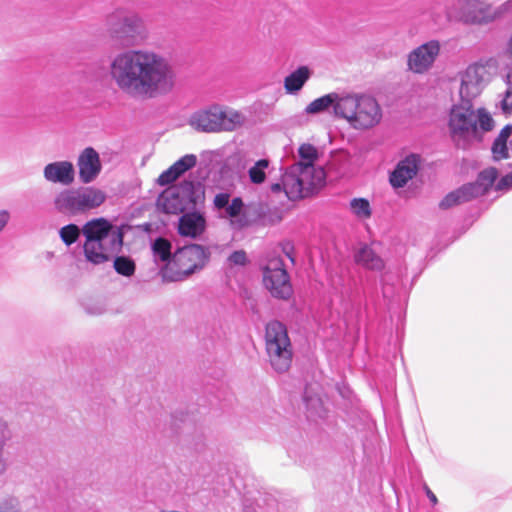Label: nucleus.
<instances>
[{"label":"nucleus","mask_w":512,"mask_h":512,"mask_svg":"<svg viewBox=\"0 0 512 512\" xmlns=\"http://www.w3.org/2000/svg\"><path fill=\"white\" fill-rule=\"evenodd\" d=\"M108 75L120 92L132 98L165 97L177 85L174 65L152 49H128L115 54L110 59Z\"/></svg>","instance_id":"f257e3e1"},{"label":"nucleus","mask_w":512,"mask_h":512,"mask_svg":"<svg viewBox=\"0 0 512 512\" xmlns=\"http://www.w3.org/2000/svg\"><path fill=\"white\" fill-rule=\"evenodd\" d=\"M81 234L84 237V258L92 265H102L111 261L123 247L122 230L104 217L93 218L81 228L71 223L59 230V237L66 246L74 244Z\"/></svg>","instance_id":"f03ea898"},{"label":"nucleus","mask_w":512,"mask_h":512,"mask_svg":"<svg viewBox=\"0 0 512 512\" xmlns=\"http://www.w3.org/2000/svg\"><path fill=\"white\" fill-rule=\"evenodd\" d=\"M336 117L345 119L353 129L368 130L381 122L382 108L370 94L347 93L342 94Z\"/></svg>","instance_id":"7ed1b4c3"},{"label":"nucleus","mask_w":512,"mask_h":512,"mask_svg":"<svg viewBox=\"0 0 512 512\" xmlns=\"http://www.w3.org/2000/svg\"><path fill=\"white\" fill-rule=\"evenodd\" d=\"M325 180V172L314 165L302 166L294 163L282 175L281 183L271 185V191H283L289 200L295 201L307 197L320 188Z\"/></svg>","instance_id":"20e7f679"},{"label":"nucleus","mask_w":512,"mask_h":512,"mask_svg":"<svg viewBox=\"0 0 512 512\" xmlns=\"http://www.w3.org/2000/svg\"><path fill=\"white\" fill-rule=\"evenodd\" d=\"M246 118L243 113L231 107L212 104L194 112L189 118L192 128L200 132H231L241 127Z\"/></svg>","instance_id":"39448f33"},{"label":"nucleus","mask_w":512,"mask_h":512,"mask_svg":"<svg viewBox=\"0 0 512 512\" xmlns=\"http://www.w3.org/2000/svg\"><path fill=\"white\" fill-rule=\"evenodd\" d=\"M105 200V192L96 187L66 188L56 193L53 205L62 215L77 216L98 208Z\"/></svg>","instance_id":"423d86ee"},{"label":"nucleus","mask_w":512,"mask_h":512,"mask_svg":"<svg viewBox=\"0 0 512 512\" xmlns=\"http://www.w3.org/2000/svg\"><path fill=\"white\" fill-rule=\"evenodd\" d=\"M208 247L191 244L179 248L173 255L172 264L162 269V277L168 282H179L202 270L209 262Z\"/></svg>","instance_id":"0eeeda50"},{"label":"nucleus","mask_w":512,"mask_h":512,"mask_svg":"<svg viewBox=\"0 0 512 512\" xmlns=\"http://www.w3.org/2000/svg\"><path fill=\"white\" fill-rule=\"evenodd\" d=\"M265 344L272 367L280 373L287 371L292 361V348L285 325L279 321L269 322Z\"/></svg>","instance_id":"6e6552de"},{"label":"nucleus","mask_w":512,"mask_h":512,"mask_svg":"<svg viewBox=\"0 0 512 512\" xmlns=\"http://www.w3.org/2000/svg\"><path fill=\"white\" fill-rule=\"evenodd\" d=\"M459 19L466 24H487L506 13H512V0L492 7L488 0H459Z\"/></svg>","instance_id":"1a4fd4ad"},{"label":"nucleus","mask_w":512,"mask_h":512,"mask_svg":"<svg viewBox=\"0 0 512 512\" xmlns=\"http://www.w3.org/2000/svg\"><path fill=\"white\" fill-rule=\"evenodd\" d=\"M495 68L492 61L487 63H475L465 70L461 79L460 96L463 102L470 103V101L478 96L485 84L490 79V69Z\"/></svg>","instance_id":"9d476101"},{"label":"nucleus","mask_w":512,"mask_h":512,"mask_svg":"<svg viewBox=\"0 0 512 512\" xmlns=\"http://www.w3.org/2000/svg\"><path fill=\"white\" fill-rule=\"evenodd\" d=\"M196 197L194 184L184 182L178 187H173L161 194L158 205L167 214H178L195 206Z\"/></svg>","instance_id":"9b49d317"},{"label":"nucleus","mask_w":512,"mask_h":512,"mask_svg":"<svg viewBox=\"0 0 512 512\" xmlns=\"http://www.w3.org/2000/svg\"><path fill=\"white\" fill-rule=\"evenodd\" d=\"M263 282L272 296L288 299L292 294V286L283 261L279 258L269 260L263 273Z\"/></svg>","instance_id":"f8f14e48"},{"label":"nucleus","mask_w":512,"mask_h":512,"mask_svg":"<svg viewBox=\"0 0 512 512\" xmlns=\"http://www.w3.org/2000/svg\"><path fill=\"white\" fill-rule=\"evenodd\" d=\"M106 25L114 39L123 41L134 38L140 32L142 20L134 13L117 10L108 15Z\"/></svg>","instance_id":"ddd939ff"},{"label":"nucleus","mask_w":512,"mask_h":512,"mask_svg":"<svg viewBox=\"0 0 512 512\" xmlns=\"http://www.w3.org/2000/svg\"><path fill=\"white\" fill-rule=\"evenodd\" d=\"M449 129L453 138H466L477 133L475 111L470 103L463 102L452 108Z\"/></svg>","instance_id":"4468645a"},{"label":"nucleus","mask_w":512,"mask_h":512,"mask_svg":"<svg viewBox=\"0 0 512 512\" xmlns=\"http://www.w3.org/2000/svg\"><path fill=\"white\" fill-rule=\"evenodd\" d=\"M441 50L438 40H430L413 49L407 57L408 70L415 74H424L434 65Z\"/></svg>","instance_id":"2eb2a0df"},{"label":"nucleus","mask_w":512,"mask_h":512,"mask_svg":"<svg viewBox=\"0 0 512 512\" xmlns=\"http://www.w3.org/2000/svg\"><path fill=\"white\" fill-rule=\"evenodd\" d=\"M213 204L219 216L229 219L233 228L240 229L247 225V219L243 215L244 203L240 197L230 200L228 193H218L214 197Z\"/></svg>","instance_id":"dca6fc26"},{"label":"nucleus","mask_w":512,"mask_h":512,"mask_svg":"<svg viewBox=\"0 0 512 512\" xmlns=\"http://www.w3.org/2000/svg\"><path fill=\"white\" fill-rule=\"evenodd\" d=\"M77 168L81 183L90 184L94 182L102 170L99 153L92 147L83 149L77 158Z\"/></svg>","instance_id":"f3484780"},{"label":"nucleus","mask_w":512,"mask_h":512,"mask_svg":"<svg viewBox=\"0 0 512 512\" xmlns=\"http://www.w3.org/2000/svg\"><path fill=\"white\" fill-rule=\"evenodd\" d=\"M43 177L49 183L70 186L75 181V167L68 160L54 161L45 165Z\"/></svg>","instance_id":"a211bd4d"},{"label":"nucleus","mask_w":512,"mask_h":512,"mask_svg":"<svg viewBox=\"0 0 512 512\" xmlns=\"http://www.w3.org/2000/svg\"><path fill=\"white\" fill-rule=\"evenodd\" d=\"M421 158L419 155L411 154L401 160L393 172L390 174V183L394 188L404 187L413 179L420 166Z\"/></svg>","instance_id":"6ab92c4d"},{"label":"nucleus","mask_w":512,"mask_h":512,"mask_svg":"<svg viewBox=\"0 0 512 512\" xmlns=\"http://www.w3.org/2000/svg\"><path fill=\"white\" fill-rule=\"evenodd\" d=\"M206 229V220L198 212L185 213L179 218L178 232L181 236L197 238Z\"/></svg>","instance_id":"aec40b11"},{"label":"nucleus","mask_w":512,"mask_h":512,"mask_svg":"<svg viewBox=\"0 0 512 512\" xmlns=\"http://www.w3.org/2000/svg\"><path fill=\"white\" fill-rule=\"evenodd\" d=\"M196 162L197 158L193 154H187L181 157L172 166L160 174L158 183L162 186L171 184L183 173L194 167Z\"/></svg>","instance_id":"412c9836"},{"label":"nucleus","mask_w":512,"mask_h":512,"mask_svg":"<svg viewBox=\"0 0 512 512\" xmlns=\"http://www.w3.org/2000/svg\"><path fill=\"white\" fill-rule=\"evenodd\" d=\"M355 262L365 269L380 271L384 268L382 258L368 245L361 246L354 255Z\"/></svg>","instance_id":"4be33fe9"},{"label":"nucleus","mask_w":512,"mask_h":512,"mask_svg":"<svg viewBox=\"0 0 512 512\" xmlns=\"http://www.w3.org/2000/svg\"><path fill=\"white\" fill-rule=\"evenodd\" d=\"M498 175L496 168L490 167L480 172L475 183L467 184L468 189L474 198L483 195L493 185Z\"/></svg>","instance_id":"5701e85b"},{"label":"nucleus","mask_w":512,"mask_h":512,"mask_svg":"<svg viewBox=\"0 0 512 512\" xmlns=\"http://www.w3.org/2000/svg\"><path fill=\"white\" fill-rule=\"evenodd\" d=\"M311 76L307 66H300L284 79V88L288 94H295L302 89Z\"/></svg>","instance_id":"b1692460"},{"label":"nucleus","mask_w":512,"mask_h":512,"mask_svg":"<svg viewBox=\"0 0 512 512\" xmlns=\"http://www.w3.org/2000/svg\"><path fill=\"white\" fill-rule=\"evenodd\" d=\"M342 99V94L338 93H329L322 97H319L313 100L306 108L305 112L307 114H318L326 111L331 106L333 107L334 114L336 115V108L340 100Z\"/></svg>","instance_id":"393cba45"},{"label":"nucleus","mask_w":512,"mask_h":512,"mask_svg":"<svg viewBox=\"0 0 512 512\" xmlns=\"http://www.w3.org/2000/svg\"><path fill=\"white\" fill-rule=\"evenodd\" d=\"M508 141L512 148V126L509 125L501 130L493 143L492 153L495 160H501L508 157Z\"/></svg>","instance_id":"a878e982"},{"label":"nucleus","mask_w":512,"mask_h":512,"mask_svg":"<svg viewBox=\"0 0 512 512\" xmlns=\"http://www.w3.org/2000/svg\"><path fill=\"white\" fill-rule=\"evenodd\" d=\"M471 192L468 189L467 185L462 186L456 191H453L446 195V197L440 202V207L443 209L450 208L454 205L467 202L474 197L470 195Z\"/></svg>","instance_id":"bb28decb"},{"label":"nucleus","mask_w":512,"mask_h":512,"mask_svg":"<svg viewBox=\"0 0 512 512\" xmlns=\"http://www.w3.org/2000/svg\"><path fill=\"white\" fill-rule=\"evenodd\" d=\"M268 159H260L248 169L249 180L253 184H262L266 180V170L269 167Z\"/></svg>","instance_id":"cd10ccee"},{"label":"nucleus","mask_w":512,"mask_h":512,"mask_svg":"<svg viewBox=\"0 0 512 512\" xmlns=\"http://www.w3.org/2000/svg\"><path fill=\"white\" fill-rule=\"evenodd\" d=\"M171 243L165 238H157L152 244L153 255L156 260L167 262L171 258Z\"/></svg>","instance_id":"c85d7f7f"},{"label":"nucleus","mask_w":512,"mask_h":512,"mask_svg":"<svg viewBox=\"0 0 512 512\" xmlns=\"http://www.w3.org/2000/svg\"><path fill=\"white\" fill-rule=\"evenodd\" d=\"M115 254L112 259H114V269L118 274H121L126 277H130L135 273V263L134 261L126 256H117Z\"/></svg>","instance_id":"c756f323"},{"label":"nucleus","mask_w":512,"mask_h":512,"mask_svg":"<svg viewBox=\"0 0 512 512\" xmlns=\"http://www.w3.org/2000/svg\"><path fill=\"white\" fill-rule=\"evenodd\" d=\"M350 208L353 214L360 219H367L371 216L370 203L364 198L352 199L350 202Z\"/></svg>","instance_id":"7c9ffc66"},{"label":"nucleus","mask_w":512,"mask_h":512,"mask_svg":"<svg viewBox=\"0 0 512 512\" xmlns=\"http://www.w3.org/2000/svg\"><path fill=\"white\" fill-rule=\"evenodd\" d=\"M477 130L480 129L483 132L491 131L494 127V120L486 109L480 108L475 111Z\"/></svg>","instance_id":"2f4dec72"},{"label":"nucleus","mask_w":512,"mask_h":512,"mask_svg":"<svg viewBox=\"0 0 512 512\" xmlns=\"http://www.w3.org/2000/svg\"><path fill=\"white\" fill-rule=\"evenodd\" d=\"M299 156L302 159V161L299 162L302 163V166L313 165V162L317 158V150L310 144H303L299 148Z\"/></svg>","instance_id":"473e14b6"},{"label":"nucleus","mask_w":512,"mask_h":512,"mask_svg":"<svg viewBox=\"0 0 512 512\" xmlns=\"http://www.w3.org/2000/svg\"><path fill=\"white\" fill-rule=\"evenodd\" d=\"M507 90L501 102L502 110L505 113L512 112V70L507 74Z\"/></svg>","instance_id":"72a5a7b5"},{"label":"nucleus","mask_w":512,"mask_h":512,"mask_svg":"<svg viewBox=\"0 0 512 512\" xmlns=\"http://www.w3.org/2000/svg\"><path fill=\"white\" fill-rule=\"evenodd\" d=\"M228 263L230 266H233V265L244 266L247 263V255H246L245 251L238 250V251L233 252L228 257Z\"/></svg>","instance_id":"f704fd0d"},{"label":"nucleus","mask_w":512,"mask_h":512,"mask_svg":"<svg viewBox=\"0 0 512 512\" xmlns=\"http://www.w3.org/2000/svg\"><path fill=\"white\" fill-rule=\"evenodd\" d=\"M0 512H19L17 502L9 499L1 503Z\"/></svg>","instance_id":"c9c22d12"},{"label":"nucleus","mask_w":512,"mask_h":512,"mask_svg":"<svg viewBox=\"0 0 512 512\" xmlns=\"http://www.w3.org/2000/svg\"><path fill=\"white\" fill-rule=\"evenodd\" d=\"M497 190H509L512 188V172L502 177L496 186Z\"/></svg>","instance_id":"e433bc0d"},{"label":"nucleus","mask_w":512,"mask_h":512,"mask_svg":"<svg viewBox=\"0 0 512 512\" xmlns=\"http://www.w3.org/2000/svg\"><path fill=\"white\" fill-rule=\"evenodd\" d=\"M10 218L11 216L8 210H0V234L4 231L10 221Z\"/></svg>","instance_id":"4c0bfd02"},{"label":"nucleus","mask_w":512,"mask_h":512,"mask_svg":"<svg viewBox=\"0 0 512 512\" xmlns=\"http://www.w3.org/2000/svg\"><path fill=\"white\" fill-rule=\"evenodd\" d=\"M3 443H0V476L3 475L7 470L6 461L3 458Z\"/></svg>","instance_id":"58836bf2"},{"label":"nucleus","mask_w":512,"mask_h":512,"mask_svg":"<svg viewBox=\"0 0 512 512\" xmlns=\"http://www.w3.org/2000/svg\"><path fill=\"white\" fill-rule=\"evenodd\" d=\"M424 490H425V492H426L427 497H428V498H429V500L431 501V503H432L433 505H436V504H437V502H438L436 495H435V494H434V493L429 489V487H428V486H425V487H424Z\"/></svg>","instance_id":"ea45409f"},{"label":"nucleus","mask_w":512,"mask_h":512,"mask_svg":"<svg viewBox=\"0 0 512 512\" xmlns=\"http://www.w3.org/2000/svg\"><path fill=\"white\" fill-rule=\"evenodd\" d=\"M304 400H305V402H306V404H307V406H308V407H310V406H314V403L319 401L318 399H317V400H314V399L310 398V397L308 396L307 391H306V392H305V394H304Z\"/></svg>","instance_id":"a19ab883"}]
</instances>
